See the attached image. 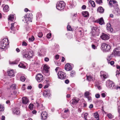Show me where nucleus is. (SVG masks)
<instances>
[{"label":"nucleus","instance_id":"nucleus-13","mask_svg":"<svg viewBox=\"0 0 120 120\" xmlns=\"http://www.w3.org/2000/svg\"><path fill=\"white\" fill-rule=\"evenodd\" d=\"M106 28L107 30L110 32L113 31V30L111 27V25L110 23H108L106 25Z\"/></svg>","mask_w":120,"mask_h":120},{"label":"nucleus","instance_id":"nucleus-37","mask_svg":"<svg viewBox=\"0 0 120 120\" xmlns=\"http://www.w3.org/2000/svg\"><path fill=\"white\" fill-rule=\"evenodd\" d=\"M75 72L74 71H72L71 72L70 76L71 77L74 76L75 75Z\"/></svg>","mask_w":120,"mask_h":120},{"label":"nucleus","instance_id":"nucleus-38","mask_svg":"<svg viewBox=\"0 0 120 120\" xmlns=\"http://www.w3.org/2000/svg\"><path fill=\"white\" fill-rule=\"evenodd\" d=\"M37 107L38 108H40L41 107H43V105L41 103L39 104L38 103H37Z\"/></svg>","mask_w":120,"mask_h":120},{"label":"nucleus","instance_id":"nucleus-39","mask_svg":"<svg viewBox=\"0 0 120 120\" xmlns=\"http://www.w3.org/2000/svg\"><path fill=\"white\" fill-rule=\"evenodd\" d=\"M107 116L109 119H111L113 117V116L110 113L108 114L107 115Z\"/></svg>","mask_w":120,"mask_h":120},{"label":"nucleus","instance_id":"nucleus-28","mask_svg":"<svg viewBox=\"0 0 120 120\" xmlns=\"http://www.w3.org/2000/svg\"><path fill=\"white\" fill-rule=\"evenodd\" d=\"M14 15H10L9 16L8 19L9 20L12 21L14 19Z\"/></svg>","mask_w":120,"mask_h":120},{"label":"nucleus","instance_id":"nucleus-36","mask_svg":"<svg viewBox=\"0 0 120 120\" xmlns=\"http://www.w3.org/2000/svg\"><path fill=\"white\" fill-rule=\"evenodd\" d=\"M89 92L88 91H86L85 93V96L86 98L87 97H88L89 96Z\"/></svg>","mask_w":120,"mask_h":120},{"label":"nucleus","instance_id":"nucleus-7","mask_svg":"<svg viewBox=\"0 0 120 120\" xmlns=\"http://www.w3.org/2000/svg\"><path fill=\"white\" fill-rule=\"evenodd\" d=\"M112 53L115 56H120V47H118L114 49Z\"/></svg>","mask_w":120,"mask_h":120},{"label":"nucleus","instance_id":"nucleus-20","mask_svg":"<svg viewBox=\"0 0 120 120\" xmlns=\"http://www.w3.org/2000/svg\"><path fill=\"white\" fill-rule=\"evenodd\" d=\"M1 41L7 46L8 44V39L7 38H4Z\"/></svg>","mask_w":120,"mask_h":120},{"label":"nucleus","instance_id":"nucleus-59","mask_svg":"<svg viewBox=\"0 0 120 120\" xmlns=\"http://www.w3.org/2000/svg\"><path fill=\"white\" fill-rule=\"evenodd\" d=\"M116 72V76L117 77H118V75L120 74V72H119V71H117Z\"/></svg>","mask_w":120,"mask_h":120},{"label":"nucleus","instance_id":"nucleus-27","mask_svg":"<svg viewBox=\"0 0 120 120\" xmlns=\"http://www.w3.org/2000/svg\"><path fill=\"white\" fill-rule=\"evenodd\" d=\"M88 80L89 81H93L94 80V78L90 76H86Z\"/></svg>","mask_w":120,"mask_h":120},{"label":"nucleus","instance_id":"nucleus-46","mask_svg":"<svg viewBox=\"0 0 120 120\" xmlns=\"http://www.w3.org/2000/svg\"><path fill=\"white\" fill-rule=\"evenodd\" d=\"M34 36H32L31 38H29V40L30 41H32L34 40Z\"/></svg>","mask_w":120,"mask_h":120},{"label":"nucleus","instance_id":"nucleus-60","mask_svg":"<svg viewBox=\"0 0 120 120\" xmlns=\"http://www.w3.org/2000/svg\"><path fill=\"white\" fill-rule=\"evenodd\" d=\"M109 63L111 65H112L114 64V62L113 61H111Z\"/></svg>","mask_w":120,"mask_h":120},{"label":"nucleus","instance_id":"nucleus-32","mask_svg":"<svg viewBox=\"0 0 120 120\" xmlns=\"http://www.w3.org/2000/svg\"><path fill=\"white\" fill-rule=\"evenodd\" d=\"M45 92H46V93L48 94L49 96L51 95V93L49 90L46 89L45 90Z\"/></svg>","mask_w":120,"mask_h":120},{"label":"nucleus","instance_id":"nucleus-31","mask_svg":"<svg viewBox=\"0 0 120 120\" xmlns=\"http://www.w3.org/2000/svg\"><path fill=\"white\" fill-rule=\"evenodd\" d=\"M4 110V107L3 105L0 104V111H3Z\"/></svg>","mask_w":120,"mask_h":120},{"label":"nucleus","instance_id":"nucleus-17","mask_svg":"<svg viewBox=\"0 0 120 120\" xmlns=\"http://www.w3.org/2000/svg\"><path fill=\"white\" fill-rule=\"evenodd\" d=\"M8 75L10 76H14V71L13 70H11L9 71H8Z\"/></svg>","mask_w":120,"mask_h":120},{"label":"nucleus","instance_id":"nucleus-6","mask_svg":"<svg viewBox=\"0 0 120 120\" xmlns=\"http://www.w3.org/2000/svg\"><path fill=\"white\" fill-rule=\"evenodd\" d=\"M58 75L59 78L60 79H66V74L63 71H59L58 74Z\"/></svg>","mask_w":120,"mask_h":120},{"label":"nucleus","instance_id":"nucleus-30","mask_svg":"<svg viewBox=\"0 0 120 120\" xmlns=\"http://www.w3.org/2000/svg\"><path fill=\"white\" fill-rule=\"evenodd\" d=\"M18 66L20 68H26V66L22 63H20V64L18 65Z\"/></svg>","mask_w":120,"mask_h":120},{"label":"nucleus","instance_id":"nucleus-62","mask_svg":"<svg viewBox=\"0 0 120 120\" xmlns=\"http://www.w3.org/2000/svg\"><path fill=\"white\" fill-rule=\"evenodd\" d=\"M69 82V80L67 79L65 81V82L66 84L68 83Z\"/></svg>","mask_w":120,"mask_h":120},{"label":"nucleus","instance_id":"nucleus-23","mask_svg":"<svg viewBox=\"0 0 120 120\" xmlns=\"http://www.w3.org/2000/svg\"><path fill=\"white\" fill-rule=\"evenodd\" d=\"M82 15L85 17H86L89 16V13L87 11H83L82 12Z\"/></svg>","mask_w":120,"mask_h":120},{"label":"nucleus","instance_id":"nucleus-51","mask_svg":"<svg viewBox=\"0 0 120 120\" xmlns=\"http://www.w3.org/2000/svg\"><path fill=\"white\" fill-rule=\"evenodd\" d=\"M11 87L14 89H15L16 88L15 85V84H13L11 86Z\"/></svg>","mask_w":120,"mask_h":120},{"label":"nucleus","instance_id":"nucleus-26","mask_svg":"<svg viewBox=\"0 0 120 120\" xmlns=\"http://www.w3.org/2000/svg\"><path fill=\"white\" fill-rule=\"evenodd\" d=\"M4 11L5 12H7L9 11V7L8 5H6L3 8Z\"/></svg>","mask_w":120,"mask_h":120},{"label":"nucleus","instance_id":"nucleus-5","mask_svg":"<svg viewBox=\"0 0 120 120\" xmlns=\"http://www.w3.org/2000/svg\"><path fill=\"white\" fill-rule=\"evenodd\" d=\"M102 49L104 51H108L111 49L110 46L106 43H103L101 44Z\"/></svg>","mask_w":120,"mask_h":120},{"label":"nucleus","instance_id":"nucleus-44","mask_svg":"<svg viewBox=\"0 0 120 120\" xmlns=\"http://www.w3.org/2000/svg\"><path fill=\"white\" fill-rule=\"evenodd\" d=\"M88 115V114L87 113H85L84 114V117L85 120H87V117Z\"/></svg>","mask_w":120,"mask_h":120},{"label":"nucleus","instance_id":"nucleus-34","mask_svg":"<svg viewBox=\"0 0 120 120\" xmlns=\"http://www.w3.org/2000/svg\"><path fill=\"white\" fill-rule=\"evenodd\" d=\"M18 63V61H14L12 62H10V64H17Z\"/></svg>","mask_w":120,"mask_h":120},{"label":"nucleus","instance_id":"nucleus-56","mask_svg":"<svg viewBox=\"0 0 120 120\" xmlns=\"http://www.w3.org/2000/svg\"><path fill=\"white\" fill-rule=\"evenodd\" d=\"M92 48L94 49H97L96 47L94 45H92Z\"/></svg>","mask_w":120,"mask_h":120},{"label":"nucleus","instance_id":"nucleus-47","mask_svg":"<svg viewBox=\"0 0 120 120\" xmlns=\"http://www.w3.org/2000/svg\"><path fill=\"white\" fill-rule=\"evenodd\" d=\"M43 35V34L41 32L39 33L38 34V36L39 37H41Z\"/></svg>","mask_w":120,"mask_h":120},{"label":"nucleus","instance_id":"nucleus-52","mask_svg":"<svg viewBox=\"0 0 120 120\" xmlns=\"http://www.w3.org/2000/svg\"><path fill=\"white\" fill-rule=\"evenodd\" d=\"M95 97L96 98H98L100 97V95L99 94H95Z\"/></svg>","mask_w":120,"mask_h":120},{"label":"nucleus","instance_id":"nucleus-1","mask_svg":"<svg viewBox=\"0 0 120 120\" xmlns=\"http://www.w3.org/2000/svg\"><path fill=\"white\" fill-rule=\"evenodd\" d=\"M65 3L63 1H60L57 2L56 6L57 9L59 10H62L64 8Z\"/></svg>","mask_w":120,"mask_h":120},{"label":"nucleus","instance_id":"nucleus-14","mask_svg":"<svg viewBox=\"0 0 120 120\" xmlns=\"http://www.w3.org/2000/svg\"><path fill=\"white\" fill-rule=\"evenodd\" d=\"M65 69L67 71H71L72 69V67L69 64H66L65 66Z\"/></svg>","mask_w":120,"mask_h":120},{"label":"nucleus","instance_id":"nucleus-8","mask_svg":"<svg viewBox=\"0 0 120 120\" xmlns=\"http://www.w3.org/2000/svg\"><path fill=\"white\" fill-rule=\"evenodd\" d=\"M36 78L38 82H40L42 81L43 77L41 74H38L36 75Z\"/></svg>","mask_w":120,"mask_h":120},{"label":"nucleus","instance_id":"nucleus-43","mask_svg":"<svg viewBox=\"0 0 120 120\" xmlns=\"http://www.w3.org/2000/svg\"><path fill=\"white\" fill-rule=\"evenodd\" d=\"M67 29L69 31H71L72 30L71 26L69 25L67 26Z\"/></svg>","mask_w":120,"mask_h":120},{"label":"nucleus","instance_id":"nucleus-41","mask_svg":"<svg viewBox=\"0 0 120 120\" xmlns=\"http://www.w3.org/2000/svg\"><path fill=\"white\" fill-rule=\"evenodd\" d=\"M101 76L102 78H103L104 79H105L107 77V75L103 74L101 75Z\"/></svg>","mask_w":120,"mask_h":120},{"label":"nucleus","instance_id":"nucleus-64","mask_svg":"<svg viewBox=\"0 0 120 120\" xmlns=\"http://www.w3.org/2000/svg\"><path fill=\"white\" fill-rule=\"evenodd\" d=\"M5 116H2V117L1 118V120H5Z\"/></svg>","mask_w":120,"mask_h":120},{"label":"nucleus","instance_id":"nucleus-48","mask_svg":"<svg viewBox=\"0 0 120 120\" xmlns=\"http://www.w3.org/2000/svg\"><path fill=\"white\" fill-rule=\"evenodd\" d=\"M86 98H87L89 101H91L92 98L91 97L89 96Z\"/></svg>","mask_w":120,"mask_h":120},{"label":"nucleus","instance_id":"nucleus-18","mask_svg":"<svg viewBox=\"0 0 120 120\" xmlns=\"http://www.w3.org/2000/svg\"><path fill=\"white\" fill-rule=\"evenodd\" d=\"M8 46L2 42L0 41V48L2 49H4L7 47Z\"/></svg>","mask_w":120,"mask_h":120},{"label":"nucleus","instance_id":"nucleus-61","mask_svg":"<svg viewBox=\"0 0 120 120\" xmlns=\"http://www.w3.org/2000/svg\"><path fill=\"white\" fill-rule=\"evenodd\" d=\"M42 86V85L41 84H40L38 85V87L40 88H41Z\"/></svg>","mask_w":120,"mask_h":120},{"label":"nucleus","instance_id":"nucleus-50","mask_svg":"<svg viewBox=\"0 0 120 120\" xmlns=\"http://www.w3.org/2000/svg\"><path fill=\"white\" fill-rule=\"evenodd\" d=\"M23 46H26L27 45V43L25 41H23L22 44Z\"/></svg>","mask_w":120,"mask_h":120},{"label":"nucleus","instance_id":"nucleus-12","mask_svg":"<svg viewBox=\"0 0 120 120\" xmlns=\"http://www.w3.org/2000/svg\"><path fill=\"white\" fill-rule=\"evenodd\" d=\"M79 100V98H75L71 100L70 101V103L72 105H75L78 103Z\"/></svg>","mask_w":120,"mask_h":120},{"label":"nucleus","instance_id":"nucleus-54","mask_svg":"<svg viewBox=\"0 0 120 120\" xmlns=\"http://www.w3.org/2000/svg\"><path fill=\"white\" fill-rule=\"evenodd\" d=\"M59 56L58 54L56 55L55 57V58L56 60H58L59 59Z\"/></svg>","mask_w":120,"mask_h":120},{"label":"nucleus","instance_id":"nucleus-35","mask_svg":"<svg viewBox=\"0 0 120 120\" xmlns=\"http://www.w3.org/2000/svg\"><path fill=\"white\" fill-rule=\"evenodd\" d=\"M34 106V105L33 104H31L29 105V107L30 109L31 110L32 109H33V108Z\"/></svg>","mask_w":120,"mask_h":120},{"label":"nucleus","instance_id":"nucleus-33","mask_svg":"<svg viewBox=\"0 0 120 120\" xmlns=\"http://www.w3.org/2000/svg\"><path fill=\"white\" fill-rule=\"evenodd\" d=\"M94 117L96 118H98V119H97V120H99V115L97 113H94Z\"/></svg>","mask_w":120,"mask_h":120},{"label":"nucleus","instance_id":"nucleus-22","mask_svg":"<svg viewBox=\"0 0 120 120\" xmlns=\"http://www.w3.org/2000/svg\"><path fill=\"white\" fill-rule=\"evenodd\" d=\"M113 12L116 15H119L120 14V11L119 9L117 8L113 11Z\"/></svg>","mask_w":120,"mask_h":120},{"label":"nucleus","instance_id":"nucleus-25","mask_svg":"<svg viewBox=\"0 0 120 120\" xmlns=\"http://www.w3.org/2000/svg\"><path fill=\"white\" fill-rule=\"evenodd\" d=\"M113 54H112L109 56L107 58V60L109 63V61L111 59L112 57L113 56Z\"/></svg>","mask_w":120,"mask_h":120},{"label":"nucleus","instance_id":"nucleus-3","mask_svg":"<svg viewBox=\"0 0 120 120\" xmlns=\"http://www.w3.org/2000/svg\"><path fill=\"white\" fill-rule=\"evenodd\" d=\"M23 17L24 19H22L23 21H25L26 23L28 22H32L31 19L32 18V15L31 13L26 15Z\"/></svg>","mask_w":120,"mask_h":120},{"label":"nucleus","instance_id":"nucleus-15","mask_svg":"<svg viewBox=\"0 0 120 120\" xmlns=\"http://www.w3.org/2000/svg\"><path fill=\"white\" fill-rule=\"evenodd\" d=\"M13 112L15 114L18 115L20 114L19 109L18 108H14L13 109Z\"/></svg>","mask_w":120,"mask_h":120},{"label":"nucleus","instance_id":"nucleus-45","mask_svg":"<svg viewBox=\"0 0 120 120\" xmlns=\"http://www.w3.org/2000/svg\"><path fill=\"white\" fill-rule=\"evenodd\" d=\"M51 34L50 33H49L46 36L47 38H50L51 36Z\"/></svg>","mask_w":120,"mask_h":120},{"label":"nucleus","instance_id":"nucleus-11","mask_svg":"<svg viewBox=\"0 0 120 120\" xmlns=\"http://www.w3.org/2000/svg\"><path fill=\"white\" fill-rule=\"evenodd\" d=\"M101 38L103 40H107L109 39L108 36L104 33H102V35L101 36Z\"/></svg>","mask_w":120,"mask_h":120},{"label":"nucleus","instance_id":"nucleus-29","mask_svg":"<svg viewBox=\"0 0 120 120\" xmlns=\"http://www.w3.org/2000/svg\"><path fill=\"white\" fill-rule=\"evenodd\" d=\"M89 3L93 7H95V4L94 2L91 0H90L89 1Z\"/></svg>","mask_w":120,"mask_h":120},{"label":"nucleus","instance_id":"nucleus-16","mask_svg":"<svg viewBox=\"0 0 120 120\" xmlns=\"http://www.w3.org/2000/svg\"><path fill=\"white\" fill-rule=\"evenodd\" d=\"M22 102L23 104H27L29 102L28 99L26 97H23L22 98Z\"/></svg>","mask_w":120,"mask_h":120},{"label":"nucleus","instance_id":"nucleus-10","mask_svg":"<svg viewBox=\"0 0 120 120\" xmlns=\"http://www.w3.org/2000/svg\"><path fill=\"white\" fill-rule=\"evenodd\" d=\"M41 119L42 120H44L47 118V113L45 111L41 113Z\"/></svg>","mask_w":120,"mask_h":120},{"label":"nucleus","instance_id":"nucleus-49","mask_svg":"<svg viewBox=\"0 0 120 120\" xmlns=\"http://www.w3.org/2000/svg\"><path fill=\"white\" fill-rule=\"evenodd\" d=\"M14 23H12L11 24V30H13V29L14 28Z\"/></svg>","mask_w":120,"mask_h":120},{"label":"nucleus","instance_id":"nucleus-58","mask_svg":"<svg viewBox=\"0 0 120 120\" xmlns=\"http://www.w3.org/2000/svg\"><path fill=\"white\" fill-rule=\"evenodd\" d=\"M49 60V59L48 57H45V61L46 62H48Z\"/></svg>","mask_w":120,"mask_h":120},{"label":"nucleus","instance_id":"nucleus-53","mask_svg":"<svg viewBox=\"0 0 120 120\" xmlns=\"http://www.w3.org/2000/svg\"><path fill=\"white\" fill-rule=\"evenodd\" d=\"M43 94L44 96L45 97H47L49 96L48 94L46 93V92H45V91L43 93Z\"/></svg>","mask_w":120,"mask_h":120},{"label":"nucleus","instance_id":"nucleus-63","mask_svg":"<svg viewBox=\"0 0 120 120\" xmlns=\"http://www.w3.org/2000/svg\"><path fill=\"white\" fill-rule=\"evenodd\" d=\"M118 111L120 114V106H119L118 107Z\"/></svg>","mask_w":120,"mask_h":120},{"label":"nucleus","instance_id":"nucleus-9","mask_svg":"<svg viewBox=\"0 0 120 120\" xmlns=\"http://www.w3.org/2000/svg\"><path fill=\"white\" fill-rule=\"evenodd\" d=\"M109 4L110 6L111 7L116 6V7L117 8L118 6L117 2L115 0H110L109 1Z\"/></svg>","mask_w":120,"mask_h":120},{"label":"nucleus","instance_id":"nucleus-21","mask_svg":"<svg viewBox=\"0 0 120 120\" xmlns=\"http://www.w3.org/2000/svg\"><path fill=\"white\" fill-rule=\"evenodd\" d=\"M97 11L100 13H103L104 12V10L103 8L102 7H100L98 8L97 9Z\"/></svg>","mask_w":120,"mask_h":120},{"label":"nucleus","instance_id":"nucleus-57","mask_svg":"<svg viewBox=\"0 0 120 120\" xmlns=\"http://www.w3.org/2000/svg\"><path fill=\"white\" fill-rule=\"evenodd\" d=\"M101 95L103 98H105V97L106 95L105 93H103L101 94Z\"/></svg>","mask_w":120,"mask_h":120},{"label":"nucleus","instance_id":"nucleus-4","mask_svg":"<svg viewBox=\"0 0 120 120\" xmlns=\"http://www.w3.org/2000/svg\"><path fill=\"white\" fill-rule=\"evenodd\" d=\"M106 86L111 89L115 88V84L112 81L110 80H108L106 82Z\"/></svg>","mask_w":120,"mask_h":120},{"label":"nucleus","instance_id":"nucleus-24","mask_svg":"<svg viewBox=\"0 0 120 120\" xmlns=\"http://www.w3.org/2000/svg\"><path fill=\"white\" fill-rule=\"evenodd\" d=\"M49 68L48 67V66L47 65H44V69L46 73H48V69Z\"/></svg>","mask_w":120,"mask_h":120},{"label":"nucleus","instance_id":"nucleus-55","mask_svg":"<svg viewBox=\"0 0 120 120\" xmlns=\"http://www.w3.org/2000/svg\"><path fill=\"white\" fill-rule=\"evenodd\" d=\"M40 52H39V54H40L41 53H40V52H41V53H44V50H43L42 49H40Z\"/></svg>","mask_w":120,"mask_h":120},{"label":"nucleus","instance_id":"nucleus-42","mask_svg":"<svg viewBox=\"0 0 120 120\" xmlns=\"http://www.w3.org/2000/svg\"><path fill=\"white\" fill-rule=\"evenodd\" d=\"M102 0H96V3L99 4H101L102 3Z\"/></svg>","mask_w":120,"mask_h":120},{"label":"nucleus","instance_id":"nucleus-19","mask_svg":"<svg viewBox=\"0 0 120 120\" xmlns=\"http://www.w3.org/2000/svg\"><path fill=\"white\" fill-rule=\"evenodd\" d=\"M96 22L101 25H102L104 23V22L102 18H101L97 20Z\"/></svg>","mask_w":120,"mask_h":120},{"label":"nucleus","instance_id":"nucleus-40","mask_svg":"<svg viewBox=\"0 0 120 120\" xmlns=\"http://www.w3.org/2000/svg\"><path fill=\"white\" fill-rule=\"evenodd\" d=\"M25 78L23 76H22L20 77V80L22 82L24 81L25 80Z\"/></svg>","mask_w":120,"mask_h":120},{"label":"nucleus","instance_id":"nucleus-2","mask_svg":"<svg viewBox=\"0 0 120 120\" xmlns=\"http://www.w3.org/2000/svg\"><path fill=\"white\" fill-rule=\"evenodd\" d=\"M34 53L32 51L26 52L23 55V57H25L27 59H29L32 57L34 56Z\"/></svg>","mask_w":120,"mask_h":120}]
</instances>
